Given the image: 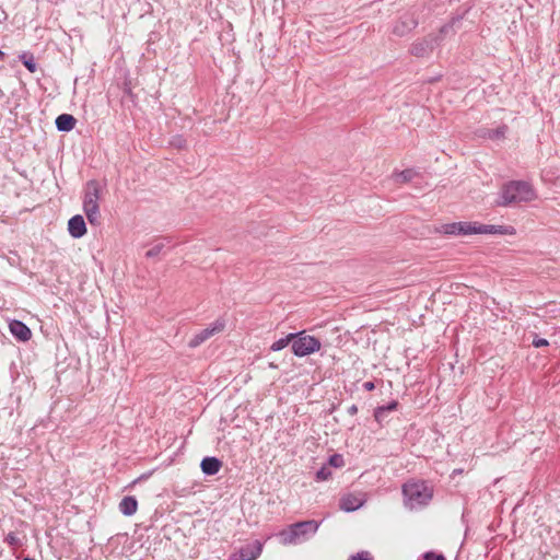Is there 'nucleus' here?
Returning a JSON list of instances; mask_svg holds the SVG:
<instances>
[{
  "instance_id": "nucleus-1",
  "label": "nucleus",
  "mask_w": 560,
  "mask_h": 560,
  "mask_svg": "<svg viewBox=\"0 0 560 560\" xmlns=\"http://www.w3.org/2000/svg\"><path fill=\"white\" fill-rule=\"evenodd\" d=\"M458 21L459 19H452L451 22L441 26L438 33H430L415 39L409 47V54L416 58H429L450 34H454V25Z\"/></svg>"
},
{
  "instance_id": "nucleus-2",
  "label": "nucleus",
  "mask_w": 560,
  "mask_h": 560,
  "mask_svg": "<svg viewBox=\"0 0 560 560\" xmlns=\"http://www.w3.org/2000/svg\"><path fill=\"white\" fill-rule=\"evenodd\" d=\"M536 198L532 185L525 180H511L502 186L499 206L528 202Z\"/></svg>"
},
{
  "instance_id": "nucleus-3",
  "label": "nucleus",
  "mask_w": 560,
  "mask_h": 560,
  "mask_svg": "<svg viewBox=\"0 0 560 560\" xmlns=\"http://www.w3.org/2000/svg\"><path fill=\"white\" fill-rule=\"evenodd\" d=\"M318 527L319 523L314 520L296 522L282 529L278 537L283 546L298 545L315 535Z\"/></svg>"
},
{
  "instance_id": "nucleus-4",
  "label": "nucleus",
  "mask_w": 560,
  "mask_h": 560,
  "mask_svg": "<svg viewBox=\"0 0 560 560\" xmlns=\"http://www.w3.org/2000/svg\"><path fill=\"white\" fill-rule=\"evenodd\" d=\"M402 495L406 506L412 510L427 505L433 492L424 481H407L402 486Z\"/></svg>"
},
{
  "instance_id": "nucleus-5",
  "label": "nucleus",
  "mask_w": 560,
  "mask_h": 560,
  "mask_svg": "<svg viewBox=\"0 0 560 560\" xmlns=\"http://www.w3.org/2000/svg\"><path fill=\"white\" fill-rule=\"evenodd\" d=\"M293 335H296L291 346L294 355L306 357L319 351L322 343L316 337L307 335L305 330L293 332Z\"/></svg>"
},
{
  "instance_id": "nucleus-6",
  "label": "nucleus",
  "mask_w": 560,
  "mask_h": 560,
  "mask_svg": "<svg viewBox=\"0 0 560 560\" xmlns=\"http://www.w3.org/2000/svg\"><path fill=\"white\" fill-rule=\"evenodd\" d=\"M419 25V18L416 11L402 13L393 24L392 34L397 37L409 35Z\"/></svg>"
},
{
  "instance_id": "nucleus-7",
  "label": "nucleus",
  "mask_w": 560,
  "mask_h": 560,
  "mask_svg": "<svg viewBox=\"0 0 560 560\" xmlns=\"http://www.w3.org/2000/svg\"><path fill=\"white\" fill-rule=\"evenodd\" d=\"M225 327V322L223 319H217L210 327H207L196 334L188 342L190 348H196L200 346L202 342L208 340L217 332H221Z\"/></svg>"
},
{
  "instance_id": "nucleus-8",
  "label": "nucleus",
  "mask_w": 560,
  "mask_h": 560,
  "mask_svg": "<svg viewBox=\"0 0 560 560\" xmlns=\"http://www.w3.org/2000/svg\"><path fill=\"white\" fill-rule=\"evenodd\" d=\"M441 231L450 235H471L476 234V222H454L443 224Z\"/></svg>"
},
{
  "instance_id": "nucleus-9",
  "label": "nucleus",
  "mask_w": 560,
  "mask_h": 560,
  "mask_svg": "<svg viewBox=\"0 0 560 560\" xmlns=\"http://www.w3.org/2000/svg\"><path fill=\"white\" fill-rule=\"evenodd\" d=\"M101 198V186L97 180L91 179L86 183L84 198H83V208L91 206H100L98 201Z\"/></svg>"
},
{
  "instance_id": "nucleus-10",
  "label": "nucleus",
  "mask_w": 560,
  "mask_h": 560,
  "mask_svg": "<svg viewBox=\"0 0 560 560\" xmlns=\"http://www.w3.org/2000/svg\"><path fill=\"white\" fill-rule=\"evenodd\" d=\"M68 231L74 238H80L86 234V224L81 214L73 215L68 221Z\"/></svg>"
},
{
  "instance_id": "nucleus-11",
  "label": "nucleus",
  "mask_w": 560,
  "mask_h": 560,
  "mask_svg": "<svg viewBox=\"0 0 560 560\" xmlns=\"http://www.w3.org/2000/svg\"><path fill=\"white\" fill-rule=\"evenodd\" d=\"M261 550V544L256 541V546L254 548H242L238 552L232 553L229 557V560H255L260 556Z\"/></svg>"
},
{
  "instance_id": "nucleus-12",
  "label": "nucleus",
  "mask_w": 560,
  "mask_h": 560,
  "mask_svg": "<svg viewBox=\"0 0 560 560\" xmlns=\"http://www.w3.org/2000/svg\"><path fill=\"white\" fill-rule=\"evenodd\" d=\"M10 332L20 341H28L32 337L31 329L21 320L14 319L9 324Z\"/></svg>"
},
{
  "instance_id": "nucleus-13",
  "label": "nucleus",
  "mask_w": 560,
  "mask_h": 560,
  "mask_svg": "<svg viewBox=\"0 0 560 560\" xmlns=\"http://www.w3.org/2000/svg\"><path fill=\"white\" fill-rule=\"evenodd\" d=\"M476 234H513V228L506 225L479 224L476 222Z\"/></svg>"
},
{
  "instance_id": "nucleus-14",
  "label": "nucleus",
  "mask_w": 560,
  "mask_h": 560,
  "mask_svg": "<svg viewBox=\"0 0 560 560\" xmlns=\"http://www.w3.org/2000/svg\"><path fill=\"white\" fill-rule=\"evenodd\" d=\"M200 467L205 475L213 476L221 469L222 462L217 457H205L201 460Z\"/></svg>"
},
{
  "instance_id": "nucleus-15",
  "label": "nucleus",
  "mask_w": 560,
  "mask_h": 560,
  "mask_svg": "<svg viewBox=\"0 0 560 560\" xmlns=\"http://www.w3.org/2000/svg\"><path fill=\"white\" fill-rule=\"evenodd\" d=\"M363 502L354 494L343 495L339 501V506L346 512H353L362 506Z\"/></svg>"
},
{
  "instance_id": "nucleus-16",
  "label": "nucleus",
  "mask_w": 560,
  "mask_h": 560,
  "mask_svg": "<svg viewBox=\"0 0 560 560\" xmlns=\"http://www.w3.org/2000/svg\"><path fill=\"white\" fill-rule=\"evenodd\" d=\"M55 124L59 131H71L77 124V119L70 114H61L56 118Z\"/></svg>"
},
{
  "instance_id": "nucleus-17",
  "label": "nucleus",
  "mask_w": 560,
  "mask_h": 560,
  "mask_svg": "<svg viewBox=\"0 0 560 560\" xmlns=\"http://www.w3.org/2000/svg\"><path fill=\"white\" fill-rule=\"evenodd\" d=\"M137 510L138 502L135 497H125L119 503V511L126 516L133 515L137 512Z\"/></svg>"
},
{
  "instance_id": "nucleus-18",
  "label": "nucleus",
  "mask_w": 560,
  "mask_h": 560,
  "mask_svg": "<svg viewBox=\"0 0 560 560\" xmlns=\"http://www.w3.org/2000/svg\"><path fill=\"white\" fill-rule=\"evenodd\" d=\"M83 210L91 225L98 226L101 224L100 206L84 207Z\"/></svg>"
},
{
  "instance_id": "nucleus-19",
  "label": "nucleus",
  "mask_w": 560,
  "mask_h": 560,
  "mask_svg": "<svg viewBox=\"0 0 560 560\" xmlns=\"http://www.w3.org/2000/svg\"><path fill=\"white\" fill-rule=\"evenodd\" d=\"M397 407H398V402L396 400H393L387 405L376 407L374 409L375 421L378 424H382V413H387L389 411H394L397 409Z\"/></svg>"
},
{
  "instance_id": "nucleus-20",
  "label": "nucleus",
  "mask_w": 560,
  "mask_h": 560,
  "mask_svg": "<svg viewBox=\"0 0 560 560\" xmlns=\"http://www.w3.org/2000/svg\"><path fill=\"white\" fill-rule=\"evenodd\" d=\"M296 335H293V332L288 334L285 337L278 339L270 346L271 351H280L288 347L290 343H293V339Z\"/></svg>"
},
{
  "instance_id": "nucleus-21",
  "label": "nucleus",
  "mask_w": 560,
  "mask_h": 560,
  "mask_svg": "<svg viewBox=\"0 0 560 560\" xmlns=\"http://www.w3.org/2000/svg\"><path fill=\"white\" fill-rule=\"evenodd\" d=\"M508 129H509V127L506 125H501V126H499L495 129H488L483 133V136L489 138V139H492V140L502 139V138L505 137V133H506Z\"/></svg>"
},
{
  "instance_id": "nucleus-22",
  "label": "nucleus",
  "mask_w": 560,
  "mask_h": 560,
  "mask_svg": "<svg viewBox=\"0 0 560 560\" xmlns=\"http://www.w3.org/2000/svg\"><path fill=\"white\" fill-rule=\"evenodd\" d=\"M20 60L24 65V67L31 72L34 73L37 70V65L35 62L34 56L32 54L24 52L20 56Z\"/></svg>"
},
{
  "instance_id": "nucleus-23",
  "label": "nucleus",
  "mask_w": 560,
  "mask_h": 560,
  "mask_svg": "<svg viewBox=\"0 0 560 560\" xmlns=\"http://www.w3.org/2000/svg\"><path fill=\"white\" fill-rule=\"evenodd\" d=\"M415 175L416 173L413 170L407 168L397 173L395 176L397 183H408L415 177Z\"/></svg>"
},
{
  "instance_id": "nucleus-24",
  "label": "nucleus",
  "mask_w": 560,
  "mask_h": 560,
  "mask_svg": "<svg viewBox=\"0 0 560 560\" xmlns=\"http://www.w3.org/2000/svg\"><path fill=\"white\" fill-rule=\"evenodd\" d=\"M4 542L8 544L10 547L12 548H16V547H20L22 546V540L16 536L15 533L13 532H10L5 537H4Z\"/></svg>"
},
{
  "instance_id": "nucleus-25",
  "label": "nucleus",
  "mask_w": 560,
  "mask_h": 560,
  "mask_svg": "<svg viewBox=\"0 0 560 560\" xmlns=\"http://www.w3.org/2000/svg\"><path fill=\"white\" fill-rule=\"evenodd\" d=\"M170 144L176 149H184L186 148V140L183 136L180 135H176V136H173L172 139L170 140Z\"/></svg>"
},
{
  "instance_id": "nucleus-26",
  "label": "nucleus",
  "mask_w": 560,
  "mask_h": 560,
  "mask_svg": "<svg viewBox=\"0 0 560 560\" xmlns=\"http://www.w3.org/2000/svg\"><path fill=\"white\" fill-rule=\"evenodd\" d=\"M331 477V470L327 466H323L319 470L316 472V480L318 481H325Z\"/></svg>"
},
{
  "instance_id": "nucleus-27",
  "label": "nucleus",
  "mask_w": 560,
  "mask_h": 560,
  "mask_svg": "<svg viewBox=\"0 0 560 560\" xmlns=\"http://www.w3.org/2000/svg\"><path fill=\"white\" fill-rule=\"evenodd\" d=\"M328 464L329 466L331 467H336V468H339V467H342L345 465V460H343V457L342 455L340 454H334L329 457L328 459Z\"/></svg>"
},
{
  "instance_id": "nucleus-28",
  "label": "nucleus",
  "mask_w": 560,
  "mask_h": 560,
  "mask_svg": "<svg viewBox=\"0 0 560 560\" xmlns=\"http://www.w3.org/2000/svg\"><path fill=\"white\" fill-rule=\"evenodd\" d=\"M163 248H164V244L158 243L145 253V257L147 258L156 257L162 252Z\"/></svg>"
},
{
  "instance_id": "nucleus-29",
  "label": "nucleus",
  "mask_w": 560,
  "mask_h": 560,
  "mask_svg": "<svg viewBox=\"0 0 560 560\" xmlns=\"http://www.w3.org/2000/svg\"><path fill=\"white\" fill-rule=\"evenodd\" d=\"M348 560H372L370 552L361 551L349 557Z\"/></svg>"
},
{
  "instance_id": "nucleus-30",
  "label": "nucleus",
  "mask_w": 560,
  "mask_h": 560,
  "mask_svg": "<svg viewBox=\"0 0 560 560\" xmlns=\"http://www.w3.org/2000/svg\"><path fill=\"white\" fill-rule=\"evenodd\" d=\"M423 560H445V557L440 553H435L433 551H428L423 555Z\"/></svg>"
},
{
  "instance_id": "nucleus-31",
  "label": "nucleus",
  "mask_w": 560,
  "mask_h": 560,
  "mask_svg": "<svg viewBox=\"0 0 560 560\" xmlns=\"http://www.w3.org/2000/svg\"><path fill=\"white\" fill-rule=\"evenodd\" d=\"M533 346L535 348H540V347H546L549 345L548 340L547 339H544V338H539V337H535L534 340H533Z\"/></svg>"
},
{
  "instance_id": "nucleus-32",
  "label": "nucleus",
  "mask_w": 560,
  "mask_h": 560,
  "mask_svg": "<svg viewBox=\"0 0 560 560\" xmlns=\"http://www.w3.org/2000/svg\"><path fill=\"white\" fill-rule=\"evenodd\" d=\"M124 93L129 96L130 98H133L135 95L131 91V85H130V82H125L124 83Z\"/></svg>"
},
{
  "instance_id": "nucleus-33",
  "label": "nucleus",
  "mask_w": 560,
  "mask_h": 560,
  "mask_svg": "<svg viewBox=\"0 0 560 560\" xmlns=\"http://www.w3.org/2000/svg\"><path fill=\"white\" fill-rule=\"evenodd\" d=\"M363 388H364L365 390H368V392H371V390H373V389L375 388V384H374V382H371V381L365 382V383L363 384Z\"/></svg>"
},
{
  "instance_id": "nucleus-34",
  "label": "nucleus",
  "mask_w": 560,
  "mask_h": 560,
  "mask_svg": "<svg viewBox=\"0 0 560 560\" xmlns=\"http://www.w3.org/2000/svg\"><path fill=\"white\" fill-rule=\"evenodd\" d=\"M348 413L350 416H355L358 413V407L357 405H351L349 408H348Z\"/></svg>"
},
{
  "instance_id": "nucleus-35",
  "label": "nucleus",
  "mask_w": 560,
  "mask_h": 560,
  "mask_svg": "<svg viewBox=\"0 0 560 560\" xmlns=\"http://www.w3.org/2000/svg\"><path fill=\"white\" fill-rule=\"evenodd\" d=\"M4 58H5V54L2 50H0V60H4Z\"/></svg>"
},
{
  "instance_id": "nucleus-36",
  "label": "nucleus",
  "mask_w": 560,
  "mask_h": 560,
  "mask_svg": "<svg viewBox=\"0 0 560 560\" xmlns=\"http://www.w3.org/2000/svg\"><path fill=\"white\" fill-rule=\"evenodd\" d=\"M386 413H382V422L384 421Z\"/></svg>"
},
{
  "instance_id": "nucleus-37",
  "label": "nucleus",
  "mask_w": 560,
  "mask_h": 560,
  "mask_svg": "<svg viewBox=\"0 0 560 560\" xmlns=\"http://www.w3.org/2000/svg\"><path fill=\"white\" fill-rule=\"evenodd\" d=\"M23 560H35V559L26 557Z\"/></svg>"
}]
</instances>
